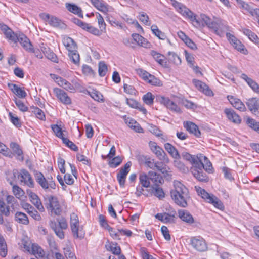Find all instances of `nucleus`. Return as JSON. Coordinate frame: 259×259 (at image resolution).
I'll list each match as a JSON object with an SVG mask.
<instances>
[{
	"label": "nucleus",
	"instance_id": "1",
	"mask_svg": "<svg viewBox=\"0 0 259 259\" xmlns=\"http://www.w3.org/2000/svg\"><path fill=\"white\" fill-rule=\"evenodd\" d=\"M174 189L170 191L172 200L180 206L186 207L189 199V191L186 187L180 181L175 180L173 182Z\"/></svg>",
	"mask_w": 259,
	"mask_h": 259
},
{
	"label": "nucleus",
	"instance_id": "2",
	"mask_svg": "<svg viewBox=\"0 0 259 259\" xmlns=\"http://www.w3.org/2000/svg\"><path fill=\"white\" fill-rule=\"evenodd\" d=\"M45 205L48 210L56 215H60L62 208L58 198L54 195H48L44 196Z\"/></svg>",
	"mask_w": 259,
	"mask_h": 259
},
{
	"label": "nucleus",
	"instance_id": "3",
	"mask_svg": "<svg viewBox=\"0 0 259 259\" xmlns=\"http://www.w3.org/2000/svg\"><path fill=\"white\" fill-rule=\"evenodd\" d=\"M173 5L177 9L178 12L184 17L188 18L194 26L198 27L201 25L200 22L196 18V15L189 9L176 1L173 3Z\"/></svg>",
	"mask_w": 259,
	"mask_h": 259
},
{
	"label": "nucleus",
	"instance_id": "4",
	"mask_svg": "<svg viewBox=\"0 0 259 259\" xmlns=\"http://www.w3.org/2000/svg\"><path fill=\"white\" fill-rule=\"evenodd\" d=\"M13 175L17 178L20 184L26 185L29 188L34 187V182L29 172L25 169H21L19 171L15 169L13 171Z\"/></svg>",
	"mask_w": 259,
	"mask_h": 259
},
{
	"label": "nucleus",
	"instance_id": "5",
	"mask_svg": "<svg viewBox=\"0 0 259 259\" xmlns=\"http://www.w3.org/2000/svg\"><path fill=\"white\" fill-rule=\"evenodd\" d=\"M198 194L202 198L205 200L208 203L212 204L215 208L222 210L224 208V205L221 201L213 194H209L204 189L200 187H195Z\"/></svg>",
	"mask_w": 259,
	"mask_h": 259
},
{
	"label": "nucleus",
	"instance_id": "6",
	"mask_svg": "<svg viewBox=\"0 0 259 259\" xmlns=\"http://www.w3.org/2000/svg\"><path fill=\"white\" fill-rule=\"evenodd\" d=\"M57 221L58 224L55 221H51L49 225L56 235L60 239H62L64 238V233L63 230L67 229L68 224L64 218L58 219Z\"/></svg>",
	"mask_w": 259,
	"mask_h": 259
},
{
	"label": "nucleus",
	"instance_id": "7",
	"mask_svg": "<svg viewBox=\"0 0 259 259\" xmlns=\"http://www.w3.org/2000/svg\"><path fill=\"white\" fill-rule=\"evenodd\" d=\"M200 17L202 21L197 19L201 23V25L198 27L207 26L209 29L214 30L216 34H219V31L222 25V21L220 19H215L212 20L204 14H201Z\"/></svg>",
	"mask_w": 259,
	"mask_h": 259
},
{
	"label": "nucleus",
	"instance_id": "8",
	"mask_svg": "<svg viewBox=\"0 0 259 259\" xmlns=\"http://www.w3.org/2000/svg\"><path fill=\"white\" fill-rule=\"evenodd\" d=\"M34 177L36 182L45 191H50L51 189H56V184L55 182L53 180H47L41 172L38 171H35L34 172Z\"/></svg>",
	"mask_w": 259,
	"mask_h": 259
},
{
	"label": "nucleus",
	"instance_id": "9",
	"mask_svg": "<svg viewBox=\"0 0 259 259\" xmlns=\"http://www.w3.org/2000/svg\"><path fill=\"white\" fill-rule=\"evenodd\" d=\"M70 227L74 238L82 239L84 237V234L81 232L79 229V222L77 215L75 213L70 214Z\"/></svg>",
	"mask_w": 259,
	"mask_h": 259
},
{
	"label": "nucleus",
	"instance_id": "10",
	"mask_svg": "<svg viewBox=\"0 0 259 259\" xmlns=\"http://www.w3.org/2000/svg\"><path fill=\"white\" fill-rule=\"evenodd\" d=\"M149 145L151 151L160 161H162L165 164H167L169 162V158L166 153L162 148L158 146L155 142L150 141Z\"/></svg>",
	"mask_w": 259,
	"mask_h": 259
},
{
	"label": "nucleus",
	"instance_id": "11",
	"mask_svg": "<svg viewBox=\"0 0 259 259\" xmlns=\"http://www.w3.org/2000/svg\"><path fill=\"white\" fill-rule=\"evenodd\" d=\"M137 73L145 81L152 85L160 86L162 85L160 79L143 69H138Z\"/></svg>",
	"mask_w": 259,
	"mask_h": 259
},
{
	"label": "nucleus",
	"instance_id": "12",
	"mask_svg": "<svg viewBox=\"0 0 259 259\" xmlns=\"http://www.w3.org/2000/svg\"><path fill=\"white\" fill-rule=\"evenodd\" d=\"M190 244L194 249L199 252L206 251L208 249L205 240L200 236L192 237L190 240Z\"/></svg>",
	"mask_w": 259,
	"mask_h": 259
},
{
	"label": "nucleus",
	"instance_id": "13",
	"mask_svg": "<svg viewBox=\"0 0 259 259\" xmlns=\"http://www.w3.org/2000/svg\"><path fill=\"white\" fill-rule=\"evenodd\" d=\"M156 100L160 104L163 105L171 111L178 113H182L180 108L174 101L170 100L168 98L162 96H158L157 97Z\"/></svg>",
	"mask_w": 259,
	"mask_h": 259
},
{
	"label": "nucleus",
	"instance_id": "14",
	"mask_svg": "<svg viewBox=\"0 0 259 259\" xmlns=\"http://www.w3.org/2000/svg\"><path fill=\"white\" fill-rule=\"evenodd\" d=\"M26 194L28 195L30 202L40 211L44 212V207L38 195L30 189L26 190Z\"/></svg>",
	"mask_w": 259,
	"mask_h": 259
},
{
	"label": "nucleus",
	"instance_id": "15",
	"mask_svg": "<svg viewBox=\"0 0 259 259\" xmlns=\"http://www.w3.org/2000/svg\"><path fill=\"white\" fill-rule=\"evenodd\" d=\"M53 93L58 100L63 104L70 105L71 104V98L64 90L58 88H55L53 89Z\"/></svg>",
	"mask_w": 259,
	"mask_h": 259
},
{
	"label": "nucleus",
	"instance_id": "16",
	"mask_svg": "<svg viewBox=\"0 0 259 259\" xmlns=\"http://www.w3.org/2000/svg\"><path fill=\"white\" fill-rule=\"evenodd\" d=\"M40 17L45 21L54 27H61L63 24L60 20L56 17L50 15L49 14L42 13L40 14Z\"/></svg>",
	"mask_w": 259,
	"mask_h": 259
},
{
	"label": "nucleus",
	"instance_id": "17",
	"mask_svg": "<svg viewBox=\"0 0 259 259\" xmlns=\"http://www.w3.org/2000/svg\"><path fill=\"white\" fill-rule=\"evenodd\" d=\"M132 165V162L128 161L122 167L117 176V179L119 182L120 186L122 187H124L125 179L127 174L130 171V168Z\"/></svg>",
	"mask_w": 259,
	"mask_h": 259
},
{
	"label": "nucleus",
	"instance_id": "18",
	"mask_svg": "<svg viewBox=\"0 0 259 259\" xmlns=\"http://www.w3.org/2000/svg\"><path fill=\"white\" fill-rule=\"evenodd\" d=\"M0 29L5 34L6 37L9 40L16 42L17 35L7 25L0 23Z\"/></svg>",
	"mask_w": 259,
	"mask_h": 259
},
{
	"label": "nucleus",
	"instance_id": "19",
	"mask_svg": "<svg viewBox=\"0 0 259 259\" xmlns=\"http://www.w3.org/2000/svg\"><path fill=\"white\" fill-rule=\"evenodd\" d=\"M192 82L198 90L203 93L206 95L209 96L213 95L212 91L209 89V87L205 83L203 82L200 80L195 79H193Z\"/></svg>",
	"mask_w": 259,
	"mask_h": 259
},
{
	"label": "nucleus",
	"instance_id": "20",
	"mask_svg": "<svg viewBox=\"0 0 259 259\" xmlns=\"http://www.w3.org/2000/svg\"><path fill=\"white\" fill-rule=\"evenodd\" d=\"M11 212L10 206L7 205L3 200H0V224H3L5 222L4 217H10Z\"/></svg>",
	"mask_w": 259,
	"mask_h": 259
},
{
	"label": "nucleus",
	"instance_id": "21",
	"mask_svg": "<svg viewBox=\"0 0 259 259\" xmlns=\"http://www.w3.org/2000/svg\"><path fill=\"white\" fill-rule=\"evenodd\" d=\"M125 123L128 125L129 127L133 130L135 132L138 133H143L144 130L140 126V124L138 123L134 119L126 117L124 116L123 117Z\"/></svg>",
	"mask_w": 259,
	"mask_h": 259
},
{
	"label": "nucleus",
	"instance_id": "22",
	"mask_svg": "<svg viewBox=\"0 0 259 259\" xmlns=\"http://www.w3.org/2000/svg\"><path fill=\"white\" fill-rule=\"evenodd\" d=\"M178 216L183 222L188 224H192L195 220L192 215L187 210L180 209L178 211Z\"/></svg>",
	"mask_w": 259,
	"mask_h": 259
},
{
	"label": "nucleus",
	"instance_id": "23",
	"mask_svg": "<svg viewBox=\"0 0 259 259\" xmlns=\"http://www.w3.org/2000/svg\"><path fill=\"white\" fill-rule=\"evenodd\" d=\"M139 160L143 161L146 166L154 170L156 169L157 167H159V165L161 164V162H154V160L144 156H139Z\"/></svg>",
	"mask_w": 259,
	"mask_h": 259
},
{
	"label": "nucleus",
	"instance_id": "24",
	"mask_svg": "<svg viewBox=\"0 0 259 259\" xmlns=\"http://www.w3.org/2000/svg\"><path fill=\"white\" fill-rule=\"evenodd\" d=\"M224 113L230 121L236 124L241 123V119L240 117L233 109L226 108L224 110Z\"/></svg>",
	"mask_w": 259,
	"mask_h": 259
},
{
	"label": "nucleus",
	"instance_id": "25",
	"mask_svg": "<svg viewBox=\"0 0 259 259\" xmlns=\"http://www.w3.org/2000/svg\"><path fill=\"white\" fill-rule=\"evenodd\" d=\"M227 99L231 104L236 109L240 111H244L246 110L245 105L239 99L235 98L233 96H228Z\"/></svg>",
	"mask_w": 259,
	"mask_h": 259
},
{
	"label": "nucleus",
	"instance_id": "26",
	"mask_svg": "<svg viewBox=\"0 0 259 259\" xmlns=\"http://www.w3.org/2000/svg\"><path fill=\"white\" fill-rule=\"evenodd\" d=\"M54 79L58 85L62 87L64 89L69 91L71 92H72L75 90L73 85L66 79L58 76H55Z\"/></svg>",
	"mask_w": 259,
	"mask_h": 259
},
{
	"label": "nucleus",
	"instance_id": "27",
	"mask_svg": "<svg viewBox=\"0 0 259 259\" xmlns=\"http://www.w3.org/2000/svg\"><path fill=\"white\" fill-rule=\"evenodd\" d=\"M150 54L153 57L155 60L162 66L164 67H167L168 64L167 62V59L164 55L157 53L154 50L151 51Z\"/></svg>",
	"mask_w": 259,
	"mask_h": 259
},
{
	"label": "nucleus",
	"instance_id": "28",
	"mask_svg": "<svg viewBox=\"0 0 259 259\" xmlns=\"http://www.w3.org/2000/svg\"><path fill=\"white\" fill-rule=\"evenodd\" d=\"M19 41L22 47L26 51H31V48L32 46L29 39L24 34L19 35L17 36V39L16 40V42Z\"/></svg>",
	"mask_w": 259,
	"mask_h": 259
},
{
	"label": "nucleus",
	"instance_id": "29",
	"mask_svg": "<svg viewBox=\"0 0 259 259\" xmlns=\"http://www.w3.org/2000/svg\"><path fill=\"white\" fill-rule=\"evenodd\" d=\"M155 218L164 223H171L175 221V214L168 213H158Z\"/></svg>",
	"mask_w": 259,
	"mask_h": 259
},
{
	"label": "nucleus",
	"instance_id": "30",
	"mask_svg": "<svg viewBox=\"0 0 259 259\" xmlns=\"http://www.w3.org/2000/svg\"><path fill=\"white\" fill-rule=\"evenodd\" d=\"M92 5L98 10L103 13L108 11V5L103 0H90Z\"/></svg>",
	"mask_w": 259,
	"mask_h": 259
},
{
	"label": "nucleus",
	"instance_id": "31",
	"mask_svg": "<svg viewBox=\"0 0 259 259\" xmlns=\"http://www.w3.org/2000/svg\"><path fill=\"white\" fill-rule=\"evenodd\" d=\"M241 78L246 81L247 84L254 92L256 93L259 92V85L256 81L249 77L244 73L241 74Z\"/></svg>",
	"mask_w": 259,
	"mask_h": 259
},
{
	"label": "nucleus",
	"instance_id": "32",
	"mask_svg": "<svg viewBox=\"0 0 259 259\" xmlns=\"http://www.w3.org/2000/svg\"><path fill=\"white\" fill-rule=\"evenodd\" d=\"M148 174L150 176V181H152L155 186H159L163 183L164 180L160 174L153 171H149Z\"/></svg>",
	"mask_w": 259,
	"mask_h": 259
},
{
	"label": "nucleus",
	"instance_id": "33",
	"mask_svg": "<svg viewBox=\"0 0 259 259\" xmlns=\"http://www.w3.org/2000/svg\"><path fill=\"white\" fill-rule=\"evenodd\" d=\"M184 126L189 133L194 134L196 137H199L200 136L201 133L199 130L198 127L195 123L187 121L184 123Z\"/></svg>",
	"mask_w": 259,
	"mask_h": 259
},
{
	"label": "nucleus",
	"instance_id": "34",
	"mask_svg": "<svg viewBox=\"0 0 259 259\" xmlns=\"http://www.w3.org/2000/svg\"><path fill=\"white\" fill-rule=\"evenodd\" d=\"M31 251L32 254L34 255L37 259H44L45 252L38 245L32 244L31 246Z\"/></svg>",
	"mask_w": 259,
	"mask_h": 259
},
{
	"label": "nucleus",
	"instance_id": "35",
	"mask_svg": "<svg viewBox=\"0 0 259 259\" xmlns=\"http://www.w3.org/2000/svg\"><path fill=\"white\" fill-rule=\"evenodd\" d=\"M9 88L12 92L20 98H24L27 96L26 92L16 84H9Z\"/></svg>",
	"mask_w": 259,
	"mask_h": 259
},
{
	"label": "nucleus",
	"instance_id": "36",
	"mask_svg": "<svg viewBox=\"0 0 259 259\" xmlns=\"http://www.w3.org/2000/svg\"><path fill=\"white\" fill-rule=\"evenodd\" d=\"M63 44L68 52L77 49V45L71 37L65 36L62 40Z\"/></svg>",
	"mask_w": 259,
	"mask_h": 259
},
{
	"label": "nucleus",
	"instance_id": "37",
	"mask_svg": "<svg viewBox=\"0 0 259 259\" xmlns=\"http://www.w3.org/2000/svg\"><path fill=\"white\" fill-rule=\"evenodd\" d=\"M164 148L171 156L175 159H179L181 157L177 149L169 143L164 144Z\"/></svg>",
	"mask_w": 259,
	"mask_h": 259
},
{
	"label": "nucleus",
	"instance_id": "38",
	"mask_svg": "<svg viewBox=\"0 0 259 259\" xmlns=\"http://www.w3.org/2000/svg\"><path fill=\"white\" fill-rule=\"evenodd\" d=\"M15 220L17 223L25 225H28L29 223L27 215L25 213L20 211H17L15 213Z\"/></svg>",
	"mask_w": 259,
	"mask_h": 259
},
{
	"label": "nucleus",
	"instance_id": "39",
	"mask_svg": "<svg viewBox=\"0 0 259 259\" xmlns=\"http://www.w3.org/2000/svg\"><path fill=\"white\" fill-rule=\"evenodd\" d=\"M66 8L70 12L78 15L80 18H83L82 11L80 8L75 4L66 3Z\"/></svg>",
	"mask_w": 259,
	"mask_h": 259
},
{
	"label": "nucleus",
	"instance_id": "40",
	"mask_svg": "<svg viewBox=\"0 0 259 259\" xmlns=\"http://www.w3.org/2000/svg\"><path fill=\"white\" fill-rule=\"evenodd\" d=\"M191 164L193 165V166L191 167V171L193 170H202L203 167V162L202 161V158L200 156H197L195 159L192 161Z\"/></svg>",
	"mask_w": 259,
	"mask_h": 259
},
{
	"label": "nucleus",
	"instance_id": "41",
	"mask_svg": "<svg viewBox=\"0 0 259 259\" xmlns=\"http://www.w3.org/2000/svg\"><path fill=\"white\" fill-rule=\"evenodd\" d=\"M246 104L250 111L255 112L259 108V99L256 98H251L248 100Z\"/></svg>",
	"mask_w": 259,
	"mask_h": 259
},
{
	"label": "nucleus",
	"instance_id": "42",
	"mask_svg": "<svg viewBox=\"0 0 259 259\" xmlns=\"http://www.w3.org/2000/svg\"><path fill=\"white\" fill-rule=\"evenodd\" d=\"M132 37L133 40L136 42L137 45L142 47H147L148 42L146 38L137 33L133 34Z\"/></svg>",
	"mask_w": 259,
	"mask_h": 259
},
{
	"label": "nucleus",
	"instance_id": "43",
	"mask_svg": "<svg viewBox=\"0 0 259 259\" xmlns=\"http://www.w3.org/2000/svg\"><path fill=\"white\" fill-rule=\"evenodd\" d=\"M192 173L194 177L198 181L206 182L208 181V177L206 174L203 172L202 170H193Z\"/></svg>",
	"mask_w": 259,
	"mask_h": 259
},
{
	"label": "nucleus",
	"instance_id": "44",
	"mask_svg": "<svg viewBox=\"0 0 259 259\" xmlns=\"http://www.w3.org/2000/svg\"><path fill=\"white\" fill-rule=\"evenodd\" d=\"M150 179L149 174L142 172L139 176V182L141 185L145 188H148L150 185Z\"/></svg>",
	"mask_w": 259,
	"mask_h": 259
},
{
	"label": "nucleus",
	"instance_id": "45",
	"mask_svg": "<svg viewBox=\"0 0 259 259\" xmlns=\"http://www.w3.org/2000/svg\"><path fill=\"white\" fill-rule=\"evenodd\" d=\"M151 31L153 33L157 36L159 39L161 40H165L166 39L167 37L165 34L160 30L157 25H153L151 27Z\"/></svg>",
	"mask_w": 259,
	"mask_h": 259
},
{
	"label": "nucleus",
	"instance_id": "46",
	"mask_svg": "<svg viewBox=\"0 0 259 259\" xmlns=\"http://www.w3.org/2000/svg\"><path fill=\"white\" fill-rule=\"evenodd\" d=\"M236 1L239 8L249 12L252 15V12L253 11L254 9H252L248 3L242 0H236Z\"/></svg>",
	"mask_w": 259,
	"mask_h": 259
},
{
	"label": "nucleus",
	"instance_id": "47",
	"mask_svg": "<svg viewBox=\"0 0 259 259\" xmlns=\"http://www.w3.org/2000/svg\"><path fill=\"white\" fill-rule=\"evenodd\" d=\"M68 52V56L72 62L75 64H78L80 61V56L77 50L75 49V51L72 50Z\"/></svg>",
	"mask_w": 259,
	"mask_h": 259
},
{
	"label": "nucleus",
	"instance_id": "48",
	"mask_svg": "<svg viewBox=\"0 0 259 259\" xmlns=\"http://www.w3.org/2000/svg\"><path fill=\"white\" fill-rule=\"evenodd\" d=\"M32 113H34L36 117L41 120H45L46 117L43 111L37 107H31L30 108Z\"/></svg>",
	"mask_w": 259,
	"mask_h": 259
},
{
	"label": "nucleus",
	"instance_id": "49",
	"mask_svg": "<svg viewBox=\"0 0 259 259\" xmlns=\"http://www.w3.org/2000/svg\"><path fill=\"white\" fill-rule=\"evenodd\" d=\"M200 156L204 160L203 169H204L208 172H212L213 167L211 162L206 156H203L202 154H200Z\"/></svg>",
	"mask_w": 259,
	"mask_h": 259
},
{
	"label": "nucleus",
	"instance_id": "50",
	"mask_svg": "<svg viewBox=\"0 0 259 259\" xmlns=\"http://www.w3.org/2000/svg\"><path fill=\"white\" fill-rule=\"evenodd\" d=\"M122 161L121 157L118 156L112 158L109 161L108 165L111 168H116L119 166Z\"/></svg>",
	"mask_w": 259,
	"mask_h": 259
},
{
	"label": "nucleus",
	"instance_id": "51",
	"mask_svg": "<svg viewBox=\"0 0 259 259\" xmlns=\"http://www.w3.org/2000/svg\"><path fill=\"white\" fill-rule=\"evenodd\" d=\"M164 163L162 161L161 162V164L159 165V167H157L156 170L160 171L165 177H170L171 175L169 170V168L165 165H164Z\"/></svg>",
	"mask_w": 259,
	"mask_h": 259
},
{
	"label": "nucleus",
	"instance_id": "52",
	"mask_svg": "<svg viewBox=\"0 0 259 259\" xmlns=\"http://www.w3.org/2000/svg\"><path fill=\"white\" fill-rule=\"evenodd\" d=\"M108 68L107 65L105 63L104 61H100L98 65V72L99 75L101 77L105 76L107 72Z\"/></svg>",
	"mask_w": 259,
	"mask_h": 259
},
{
	"label": "nucleus",
	"instance_id": "53",
	"mask_svg": "<svg viewBox=\"0 0 259 259\" xmlns=\"http://www.w3.org/2000/svg\"><path fill=\"white\" fill-rule=\"evenodd\" d=\"M12 190L14 195L18 199H20L25 194L23 189L17 185H13Z\"/></svg>",
	"mask_w": 259,
	"mask_h": 259
},
{
	"label": "nucleus",
	"instance_id": "54",
	"mask_svg": "<svg viewBox=\"0 0 259 259\" xmlns=\"http://www.w3.org/2000/svg\"><path fill=\"white\" fill-rule=\"evenodd\" d=\"M139 19L144 24L147 26H150L151 25L149 17L145 13L143 12H140L139 14Z\"/></svg>",
	"mask_w": 259,
	"mask_h": 259
},
{
	"label": "nucleus",
	"instance_id": "55",
	"mask_svg": "<svg viewBox=\"0 0 259 259\" xmlns=\"http://www.w3.org/2000/svg\"><path fill=\"white\" fill-rule=\"evenodd\" d=\"M51 128L57 137L61 139L62 140H63V138H65V137L63 136V133L62 128L57 124L52 125Z\"/></svg>",
	"mask_w": 259,
	"mask_h": 259
},
{
	"label": "nucleus",
	"instance_id": "56",
	"mask_svg": "<svg viewBox=\"0 0 259 259\" xmlns=\"http://www.w3.org/2000/svg\"><path fill=\"white\" fill-rule=\"evenodd\" d=\"M97 18L98 19V23L100 28L99 30L101 33L102 32H104L106 30V23L103 18L100 14L98 13L97 14Z\"/></svg>",
	"mask_w": 259,
	"mask_h": 259
},
{
	"label": "nucleus",
	"instance_id": "57",
	"mask_svg": "<svg viewBox=\"0 0 259 259\" xmlns=\"http://www.w3.org/2000/svg\"><path fill=\"white\" fill-rule=\"evenodd\" d=\"M154 98V96L152 93L148 92L143 96L142 99L146 104L151 105L153 103Z\"/></svg>",
	"mask_w": 259,
	"mask_h": 259
},
{
	"label": "nucleus",
	"instance_id": "58",
	"mask_svg": "<svg viewBox=\"0 0 259 259\" xmlns=\"http://www.w3.org/2000/svg\"><path fill=\"white\" fill-rule=\"evenodd\" d=\"M108 250L111 251L113 254L116 255H119L121 252V249L119 246L116 243H113L110 244L107 248Z\"/></svg>",
	"mask_w": 259,
	"mask_h": 259
},
{
	"label": "nucleus",
	"instance_id": "59",
	"mask_svg": "<svg viewBox=\"0 0 259 259\" xmlns=\"http://www.w3.org/2000/svg\"><path fill=\"white\" fill-rule=\"evenodd\" d=\"M158 186H156L153 188V193L155 196L161 199L165 197V194L163 189Z\"/></svg>",
	"mask_w": 259,
	"mask_h": 259
},
{
	"label": "nucleus",
	"instance_id": "60",
	"mask_svg": "<svg viewBox=\"0 0 259 259\" xmlns=\"http://www.w3.org/2000/svg\"><path fill=\"white\" fill-rule=\"evenodd\" d=\"M169 60L176 65H179L181 63L179 56L173 52H169Z\"/></svg>",
	"mask_w": 259,
	"mask_h": 259
},
{
	"label": "nucleus",
	"instance_id": "61",
	"mask_svg": "<svg viewBox=\"0 0 259 259\" xmlns=\"http://www.w3.org/2000/svg\"><path fill=\"white\" fill-rule=\"evenodd\" d=\"M62 142L72 150L74 151H78V149L77 146L75 144H74L72 141H70L68 138H63Z\"/></svg>",
	"mask_w": 259,
	"mask_h": 259
},
{
	"label": "nucleus",
	"instance_id": "62",
	"mask_svg": "<svg viewBox=\"0 0 259 259\" xmlns=\"http://www.w3.org/2000/svg\"><path fill=\"white\" fill-rule=\"evenodd\" d=\"M90 96L95 100L99 102L100 101H103V95L98 91L94 90L91 93H89Z\"/></svg>",
	"mask_w": 259,
	"mask_h": 259
},
{
	"label": "nucleus",
	"instance_id": "63",
	"mask_svg": "<svg viewBox=\"0 0 259 259\" xmlns=\"http://www.w3.org/2000/svg\"><path fill=\"white\" fill-rule=\"evenodd\" d=\"M232 46L235 49L244 54H247L248 53L247 50L245 48V46L240 40L239 43L238 42H235V44H233Z\"/></svg>",
	"mask_w": 259,
	"mask_h": 259
},
{
	"label": "nucleus",
	"instance_id": "64",
	"mask_svg": "<svg viewBox=\"0 0 259 259\" xmlns=\"http://www.w3.org/2000/svg\"><path fill=\"white\" fill-rule=\"evenodd\" d=\"M140 252L143 259H155L152 255L148 253L147 249L144 247L141 248Z\"/></svg>",
	"mask_w": 259,
	"mask_h": 259
}]
</instances>
